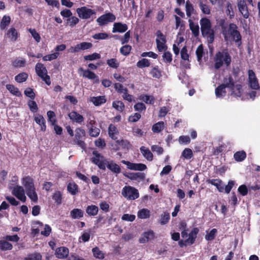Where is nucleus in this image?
Instances as JSON below:
<instances>
[{
  "label": "nucleus",
  "mask_w": 260,
  "mask_h": 260,
  "mask_svg": "<svg viewBox=\"0 0 260 260\" xmlns=\"http://www.w3.org/2000/svg\"><path fill=\"white\" fill-rule=\"evenodd\" d=\"M7 89L11 92L12 94L19 96L21 95V92L19 90L17 87H15L12 84H7L6 85Z\"/></svg>",
  "instance_id": "nucleus-43"
},
{
  "label": "nucleus",
  "mask_w": 260,
  "mask_h": 260,
  "mask_svg": "<svg viewBox=\"0 0 260 260\" xmlns=\"http://www.w3.org/2000/svg\"><path fill=\"white\" fill-rule=\"evenodd\" d=\"M69 249L63 246L57 248L55 252L56 257L59 259L67 258L69 255Z\"/></svg>",
  "instance_id": "nucleus-14"
},
{
  "label": "nucleus",
  "mask_w": 260,
  "mask_h": 260,
  "mask_svg": "<svg viewBox=\"0 0 260 260\" xmlns=\"http://www.w3.org/2000/svg\"><path fill=\"white\" fill-rule=\"evenodd\" d=\"M76 12L79 18L83 19H88L90 18L92 15L96 14L94 10L87 8L85 6L77 8Z\"/></svg>",
  "instance_id": "nucleus-8"
},
{
  "label": "nucleus",
  "mask_w": 260,
  "mask_h": 260,
  "mask_svg": "<svg viewBox=\"0 0 260 260\" xmlns=\"http://www.w3.org/2000/svg\"><path fill=\"white\" fill-rule=\"evenodd\" d=\"M127 29L128 26L126 24L122 23L121 22H115L113 25L112 32L123 33L126 31Z\"/></svg>",
  "instance_id": "nucleus-16"
},
{
  "label": "nucleus",
  "mask_w": 260,
  "mask_h": 260,
  "mask_svg": "<svg viewBox=\"0 0 260 260\" xmlns=\"http://www.w3.org/2000/svg\"><path fill=\"white\" fill-rule=\"evenodd\" d=\"M237 5L240 14L244 19H248L250 16V10L244 0H237Z\"/></svg>",
  "instance_id": "nucleus-7"
},
{
  "label": "nucleus",
  "mask_w": 260,
  "mask_h": 260,
  "mask_svg": "<svg viewBox=\"0 0 260 260\" xmlns=\"http://www.w3.org/2000/svg\"><path fill=\"white\" fill-rule=\"evenodd\" d=\"M156 43L157 48L159 52H161L167 49V46L166 45V42H161L160 40L156 39Z\"/></svg>",
  "instance_id": "nucleus-59"
},
{
  "label": "nucleus",
  "mask_w": 260,
  "mask_h": 260,
  "mask_svg": "<svg viewBox=\"0 0 260 260\" xmlns=\"http://www.w3.org/2000/svg\"><path fill=\"white\" fill-rule=\"evenodd\" d=\"M150 74L153 78L157 79L160 78L162 76L161 71L157 66H155L151 69Z\"/></svg>",
  "instance_id": "nucleus-44"
},
{
  "label": "nucleus",
  "mask_w": 260,
  "mask_h": 260,
  "mask_svg": "<svg viewBox=\"0 0 260 260\" xmlns=\"http://www.w3.org/2000/svg\"><path fill=\"white\" fill-rule=\"evenodd\" d=\"M164 127V123L162 121L158 122L153 125L152 130L154 133L161 132Z\"/></svg>",
  "instance_id": "nucleus-53"
},
{
  "label": "nucleus",
  "mask_w": 260,
  "mask_h": 260,
  "mask_svg": "<svg viewBox=\"0 0 260 260\" xmlns=\"http://www.w3.org/2000/svg\"><path fill=\"white\" fill-rule=\"evenodd\" d=\"M246 152L244 150H241L235 152L234 154V158L236 161L241 162L246 158Z\"/></svg>",
  "instance_id": "nucleus-30"
},
{
  "label": "nucleus",
  "mask_w": 260,
  "mask_h": 260,
  "mask_svg": "<svg viewBox=\"0 0 260 260\" xmlns=\"http://www.w3.org/2000/svg\"><path fill=\"white\" fill-rule=\"evenodd\" d=\"M28 77V75L26 73L22 72L15 77V80L18 83H22L26 81Z\"/></svg>",
  "instance_id": "nucleus-38"
},
{
  "label": "nucleus",
  "mask_w": 260,
  "mask_h": 260,
  "mask_svg": "<svg viewBox=\"0 0 260 260\" xmlns=\"http://www.w3.org/2000/svg\"><path fill=\"white\" fill-rule=\"evenodd\" d=\"M180 54H181V57L183 60H184V61H187L188 62L189 61V54L187 53V49L185 46H184L181 49Z\"/></svg>",
  "instance_id": "nucleus-61"
},
{
  "label": "nucleus",
  "mask_w": 260,
  "mask_h": 260,
  "mask_svg": "<svg viewBox=\"0 0 260 260\" xmlns=\"http://www.w3.org/2000/svg\"><path fill=\"white\" fill-rule=\"evenodd\" d=\"M200 23L201 29L208 27H212V24L210 20L206 17L201 18Z\"/></svg>",
  "instance_id": "nucleus-45"
},
{
  "label": "nucleus",
  "mask_w": 260,
  "mask_h": 260,
  "mask_svg": "<svg viewBox=\"0 0 260 260\" xmlns=\"http://www.w3.org/2000/svg\"><path fill=\"white\" fill-rule=\"evenodd\" d=\"M232 94H235L236 96L240 97L242 95L243 89L241 84H236L234 85V89H231Z\"/></svg>",
  "instance_id": "nucleus-47"
},
{
  "label": "nucleus",
  "mask_w": 260,
  "mask_h": 260,
  "mask_svg": "<svg viewBox=\"0 0 260 260\" xmlns=\"http://www.w3.org/2000/svg\"><path fill=\"white\" fill-rule=\"evenodd\" d=\"M28 106L31 112H33V113H36L38 111V105H37L36 102L35 101H34V100H29L28 102Z\"/></svg>",
  "instance_id": "nucleus-60"
},
{
  "label": "nucleus",
  "mask_w": 260,
  "mask_h": 260,
  "mask_svg": "<svg viewBox=\"0 0 260 260\" xmlns=\"http://www.w3.org/2000/svg\"><path fill=\"white\" fill-rule=\"evenodd\" d=\"M11 18L9 16L4 15L0 23V28L1 30L5 29L10 24Z\"/></svg>",
  "instance_id": "nucleus-33"
},
{
  "label": "nucleus",
  "mask_w": 260,
  "mask_h": 260,
  "mask_svg": "<svg viewBox=\"0 0 260 260\" xmlns=\"http://www.w3.org/2000/svg\"><path fill=\"white\" fill-rule=\"evenodd\" d=\"M68 191L72 195H75L78 192V186L75 183H69L67 186Z\"/></svg>",
  "instance_id": "nucleus-42"
},
{
  "label": "nucleus",
  "mask_w": 260,
  "mask_h": 260,
  "mask_svg": "<svg viewBox=\"0 0 260 260\" xmlns=\"http://www.w3.org/2000/svg\"><path fill=\"white\" fill-rule=\"evenodd\" d=\"M199 231L198 228H193L188 234V238L186 240L189 242V245H191L195 243Z\"/></svg>",
  "instance_id": "nucleus-19"
},
{
  "label": "nucleus",
  "mask_w": 260,
  "mask_h": 260,
  "mask_svg": "<svg viewBox=\"0 0 260 260\" xmlns=\"http://www.w3.org/2000/svg\"><path fill=\"white\" fill-rule=\"evenodd\" d=\"M12 193L22 202H25L26 198L25 196V190L22 186L17 185L14 187L12 191Z\"/></svg>",
  "instance_id": "nucleus-10"
},
{
  "label": "nucleus",
  "mask_w": 260,
  "mask_h": 260,
  "mask_svg": "<svg viewBox=\"0 0 260 260\" xmlns=\"http://www.w3.org/2000/svg\"><path fill=\"white\" fill-rule=\"evenodd\" d=\"M223 82L222 85H224L225 88H228L230 89H234L235 82L232 76L224 77L223 78Z\"/></svg>",
  "instance_id": "nucleus-27"
},
{
  "label": "nucleus",
  "mask_w": 260,
  "mask_h": 260,
  "mask_svg": "<svg viewBox=\"0 0 260 260\" xmlns=\"http://www.w3.org/2000/svg\"><path fill=\"white\" fill-rule=\"evenodd\" d=\"M92 153L95 156L91 158L92 162L96 165L100 169L105 170L107 167L110 171L116 175L121 172L120 166L113 160H108L97 151H93Z\"/></svg>",
  "instance_id": "nucleus-1"
},
{
  "label": "nucleus",
  "mask_w": 260,
  "mask_h": 260,
  "mask_svg": "<svg viewBox=\"0 0 260 260\" xmlns=\"http://www.w3.org/2000/svg\"><path fill=\"white\" fill-rule=\"evenodd\" d=\"M100 129L96 127L95 125L91 126V127L88 128V133L91 137H98L100 135Z\"/></svg>",
  "instance_id": "nucleus-41"
},
{
  "label": "nucleus",
  "mask_w": 260,
  "mask_h": 260,
  "mask_svg": "<svg viewBox=\"0 0 260 260\" xmlns=\"http://www.w3.org/2000/svg\"><path fill=\"white\" fill-rule=\"evenodd\" d=\"M35 71L37 75L43 80L45 83L49 86L51 85V81L50 76L47 74V70L45 66L38 62L36 64Z\"/></svg>",
  "instance_id": "nucleus-4"
},
{
  "label": "nucleus",
  "mask_w": 260,
  "mask_h": 260,
  "mask_svg": "<svg viewBox=\"0 0 260 260\" xmlns=\"http://www.w3.org/2000/svg\"><path fill=\"white\" fill-rule=\"evenodd\" d=\"M112 107L120 112H123L125 108L124 103L121 101H113L112 103Z\"/></svg>",
  "instance_id": "nucleus-37"
},
{
  "label": "nucleus",
  "mask_w": 260,
  "mask_h": 260,
  "mask_svg": "<svg viewBox=\"0 0 260 260\" xmlns=\"http://www.w3.org/2000/svg\"><path fill=\"white\" fill-rule=\"evenodd\" d=\"M70 119L78 123H81L84 121V118L83 116L75 111H72L68 114Z\"/></svg>",
  "instance_id": "nucleus-17"
},
{
  "label": "nucleus",
  "mask_w": 260,
  "mask_h": 260,
  "mask_svg": "<svg viewBox=\"0 0 260 260\" xmlns=\"http://www.w3.org/2000/svg\"><path fill=\"white\" fill-rule=\"evenodd\" d=\"M116 20V16L112 13L108 12L101 15L97 19L96 21L99 25L103 26L108 22H112Z\"/></svg>",
  "instance_id": "nucleus-9"
},
{
  "label": "nucleus",
  "mask_w": 260,
  "mask_h": 260,
  "mask_svg": "<svg viewBox=\"0 0 260 260\" xmlns=\"http://www.w3.org/2000/svg\"><path fill=\"white\" fill-rule=\"evenodd\" d=\"M221 27V33L225 42H234L238 47L241 45L242 36L238 29V26L236 24L231 23L228 27L224 25H222Z\"/></svg>",
  "instance_id": "nucleus-2"
},
{
  "label": "nucleus",
  "mask_w": 260,
  "mask_h": 260,
  "mask_svg": "<svg viewBox=\"0 0 260 260\" xmlns=\"http://www.w3.org/2000/svg\"><path fill=\"white\" fill-rule=\"evenodd\" d=\"M150 66V62L149 60L146 58H143L139 60L137 62V67L143 69L146 67H149Z\"/></svg>",
  "instance_id": "nucleus-50"
},
{
  "label": "nucleus",
  "mask_w": 260,
  "mask_h": 260,
  "mask_svg": "<svg viewBox=\"0 0 260 260\" xmlns=\"http://www.w3.org/2000/svg\"><path fill=\"white\" fill-rule=\"evenodd\" d=\"M42 255L38 252L28 254L27 256L25 257L24 260H42Z\"/></svg>",
  "instance_id": "nucleus-52"
},
{
  "label": "nucleus",
  "mask_w": 260,
  "mask_h": 260,
  "mask_svg": "<svg viewBox=\"0 0 260 260\" xmlns=\"http://www.w3.org/2000/svg\"><path fill=\"white\" fill-rule=\"evenodd\" d=\"M106 99L105 96H98L90 98V101L95 106H99L106 102Z\"/></svg>",
  "instance_id": "nucleus-25"
},
{
  "label": "nucleus",
  "mask_w": 260,
  "mask_h": 260,
  "mask_svg": "<svg viewBox=\"0 0 260 260\" xmlns=\"http://www.w3.org/2000/svg\"><path fill=\"white\" fill-rule=\"evenodd\" d=\"M155 238V233L152 230L144 232L139 239L140 243H145Z\"/></svg>",
  "instance_id": "nucleus-12"
},
{
  "label": "nucleus",
  "mask_w": 260,
  "mask_h": 260,
  "mask_svg": "<svg viewBox=\"0 0 260 260\" xmlns=\"http://www.w3.org/2000/svg\"><path fill=\"white\" fill-rule=\"evenodd\" d=\"M117 142L123 149L128 150L132 147V145L129 142L126 140H117Z\"/></svg>",
  "instance_id": "nucleus-62"
},
{
  "label": "nucleus",
  "mask_w": 260,
  "mask_h": 260,
  "mask_svg": "<svg viewBox=\"0 0 260 260\" xmlns=\"http://www.w3.org/2000/svg\"><path fill=\"white\" fill-rule=\"evenodd\" d=\"M140 150L143 156L148 161H152L153 160V154L149 148H146L145 146H141Z\"/></svg>",
  "instance_id": "nucleus-24"
},
{
  "label": "nucleus",
  "mask_w": 260,
  "mask_h": 260,
  "mask_svg": "<svg viewBox=\"0 0 260 260\" xmlns=\"http://www.w3.org/2000/svg\"><path fill=\"white\" fill-rule=\"evenodd\" d=\"M207 182L211 184L212 185H214L216 186L218 190L220 192H222L224 190V187L222 186V181L220 179H207Z\"/></svg>",
  "instance_id": "nucleus-21"
},
{
  "label": "nucleus",
  "mask_w": 260,
  "mask_h": 260,
  "mask_svg": "<svg viewBox=\"0 0 260 260\" xmlns=\"http://www.w3.org/2000/svg\"><path fill=\"white\" fill-rule=\"evenodd\" d=\"M108 134L112 140H116L118 139L119 131L115 125L111 123L109 125Z\"/></svg>",
  "instance_id": "nucleus-20"
},
{
  "label": "nucleus",
  "mask_w": 260,
  "mask_h": 260,
  "mask_svg": "<svg viewBox=\"0 0 260 260\" xmlns=\"http://www.w3.org/2000/svg\"><path fill=\"white\" fill-rule=\"evenodd\" d=\"M189 26L192 34L195 37L199 36L200 34V28L198 24H195L191 19H189Z\"/></svg>",
  "instance_id": "nucleus-28"
},
{
  "label": "nucleus",
  "mask_w": 260,
  "mask_h": 260,
  "mask_svg": "<svg viewBox=\"0 0 260 260\" xmlns=\"http://www.w3.org/2000/svg\"><path fill=\"white\" fill-rule=\"evenodd\" d=\"M217 230L216 229H212L210 232L205 235V239L207 241H212L216 237Z\"/></svg>",
  "instance_id": "nucleus-56"
},
{
  "label": "nucleus",
  "mask_w": 260,
  "mask_h": 260,
  "mask_svg": "<svg viewBox=\"0 0 260 260\" xmlns=\"http://www.w3.org/2000/svg\"><path fill=\"white\" fill-rule=\"evenodd\" d=\"M67 23L71 26L73 27L78 23L79 19L76 16H71L67 19Z\"/></svg>",
  "instance_id": "nucleus-64"
},
{
  "label": "nucleus",
  "mask_w": 260,
  "mask_h": 260,
  "mask_svg": "<svg viewBox=\"0 0 260 260\" xmlns=\"http://www.w3.org/2000/svg\"><path fill=\"white\" fill-rule=\"evenodd\" d=\"M186 13L187 17H190L194 12V9L192 4L189 0L186 2L185 5Z\"/></svg>",
  "instance_id": "nucleus-40"
},
{
  "label": "nucleus",
  "mask_w": 260,
  "mask_h": 260,
  "mask_svg": "<svg viewBox=\"0 0 260 260\" xmlns=\"http://www.w3.org/2000/svg\"><path fill=\"white\" fill-rule=\"evenodd\" d=\"M99 212V208L98 206L91 205L88 206L86 209V212L88 216H94L96 215Z\"/></svg>",
  "instance_id": "nucleus-29"
},
{
  "label": "nucleus",
  "mask_w": 260,
  "mask_h": 260,
  "mask_svg": "<svg viewBox=\"0 0 260 260\" xmlns=\"http://www.w3.org/2000/svg\"><path fill=\"white\" fill-rule=\"evenodd\" d=\"M214 67L215 69H219L223 64L226 67L230 66L232 62V57L227 49L223 51H218L214 57Z\"/></svg>",
  "instance_id": "nucleus-3"
},
{
  "label": "nucleus",
  "mask_w": 260,
  "mask_h": 260,
  "mask_svg": "<svg viewBox=\"0 0 260 260\" xmlns=\"http://www.w3.org/2000/svg\"><path fill=\"white\" fill-rule=\"evenodd\" d=\"M84 211L78 208L73 209L70 212V216L72 219H80L83 217Z\"/></svg>",
  "instance_id": "nucleus-26"
},
{
  "label": "nucleus",
  "mask_w": 260,
  "mask_h": 260,
  "mask_svg": "<svg viewBox=\"0 0 260 260\" xmlns=\"http://www.w3.org/2000/svg\"><path fill=\"white\" fill-rule=\"evenodd\" d=\"M12 248V244L9 243L7 240L5 239L0 240V250L2 251H6L10 250Z\"/></svg>",
  "instance_id": "nucleus-32"
},
{
  "label": "nucleus",
  "mask_w": 260,
  "mask_h": 260,
  "mask_svg": "<svg viewBox=\"0 0 260 260\" xmlns=\"http://www.w3.org/2000/svg\"><path fill=\"white\" fill-rule=\"evenodd\" d=\"M79 70L83 72V77L90 80H94V83L99 82L98 77L93 72L89 70H84L82 68H80Z\"/></svg>",
  "instance_id": "nucleus-13"
},
{
  "label": "nucleus",
  "mask_w": 260,
  "mask_h": 260,
  "mask_svg": "<svg viewBox=\"0 0 260 260\" xmlns=\"http://www.w3.org/2000/svg\"><path fill=\"white\" fill-rule=\"evenodd\" d=\"M35 122L40 126L41 131L45 132L46 130V120L41 115L35 116L34 118Z\"/></svg>",
  "instance_id": "nucleus-22"
},
{
  "label": "nucleus",
  "mask_w": 260,
  "mask_h": 260,
  "mask_svg": "<svg viewBox=\"0 0 260 260\" xmlns=\"http://www.w3.org/2000/svg\"><path fill=\"white\" fill-rule=\"evenodd\" d=\"M131 50V46L129 45H125L120 48V52L124 56H127L130 53Z\"/></svg>",
  "instance_id": "nucleus-57"
},
{
  "label": "nucleus",
  "mask_w": 260,
  "mask_h": 260,
  "mask_svg": "<svg viewBox=\"0 0 260 260\" xmlns=\"http://www.w3.org/2000/svg\"><path fill=\"white\" fill-rule=\"evenodd\" d=\"M22 183L25 187L26 191L35 188L34 180L29 176L23 177Z\"/></svg>",
  "instance_id": "nucleus-15"
},
{
  "label": "nucleus",
  "mask_w": 260,
  "mask_h": 260,
  "mask_svg": "<svg viewBox=\"0 0 260 260\" xmlns=\"http://www.w3.org/2000/svg\"><path fill=\"white\" fill-rule=\"evenodd\" d=\"M26 194L29 197V198L31 200V201L34 203H36L38 202V194L36 192V188L32 189L31 190H29L26 191Z\"/></svg>",
  "instance_id": "nucleus-34"
},
{
  "label": "nucleus",
  "mask_w": 260,
  "mask_h": 260,
  "mask_svg": "<svg viewBox=\"0 0 260 260\" xmlns=\"http://www.w3.org/2000/svg\"><path fill=\"white\" fill-rule=\"evenodd\" d=\"M7 36L12 41H15L18 38V32L15 28L11 27L8 30Z\"/></svg>",
  "instance_id": "nucleus-36"
},
{
  "label": "nucleus",
  "mask_w": 260,
  "mask_h": 260,
  "mask_svg": "<svg viewBox=\"0 0 260 260\" xmlns=\"http://www.w3.org/2000/svg\"><path fill=\"white\" fill-rule=\"evenodd\" d=\"M225 87L222 84L218 86L215 89V94L217 98H223L226 95Z\"/></svg>",
  "instance_id": "nucleus-31"
},
{
  "label": "nucleus",
  "mask_w": 260,
  "mask_h": 260,
  "mask_svg": "<svg viewBox=\"0 0 260 260\" xmlns=\"http://www.w3.org/2000/svg\"><path fill=\"white\" fill-rule=\"evenodd\" d=\"M79 51L85 50L90 49L92 47V44L89 42H83L77 44Z\"/></svg>",
  "instance_id": "nucleus-51"
},
{
  "label": "nucleus",
  "mask_w": 260,
  "mask_h": 260,
  "mask_svg": "<svg viewBox=\"0 0 260 260\" xmlns=\"http://www.w3.org/2000/svg\"><path fill=\"white\" fill-rule=\"evenodd\" d=\"M170 219V215L169 213L164 212L160 216V223L161 225L166 224Z\"/></svg>",
  "instance_id": "nucleus-55"
},
{
  "label": "nucleus",
  "mask_w": 260,
  "mask_h": 260,
  "mask_svg": "<svg viewBox=\"0 0 260 260\" xmlns=\"http://www.w3.org/2000/svg\"><path fill=\"white\" fill-rule=\"evenodd\" d=\"M86 132L85 130L80 127H77L75 129L74 143L83 149H85L86 144L84 141L85 140Z\"/></svg>",
  "instance_id": "nucleus-5"
},
{
  "label": "nucleus",
  "mask_w": 260,
  "mask_h": 260,
  "mask_svg": "<svg viewBox=\"0 0 260 260\" xmlns=\"http://www.w3.org/2000/svg\"><path fill=\"white\" fill-rule=\"evenodd\" d=\"M207 3V0H199V7L202 13L209 15L211 13V10Z\"/></svg>",
  "instance_id": "nucleus-23"
},
{
  "label": "nucleus",
  "mask_w": 260,
  "mask_h": 260,
  "mask_svg": "<svg viewBox=\"0 0 260 260\" xmlns=\"http://www.w3.org/2000/svg\"><path fill=\"white\" fill-rule=\"evenodd\" d=\"M122 194L127 199L134 200L139 197L138 190L132 186H125L122 190Z\"/></svg>",
  "instance_id": "nucleus-6"
},
{
  "label": "nucleus",
  "mask_w": 260,
  "mask_h": 260,
  "mask_svg": "<svg viewBox=\"0 0 260 260\" xmlns=\"http://www.w3.org/2000/svg\"><path fill=\"white\" fill-rule=\"evenodd\" d=\"M196 53L197 56V59L198 61H200L202 59L203 54H204V49L202 44L200 45L196 51Z\"/></svg>",
  "instance_id": "nucleus-63"
},
{
  "label": "nucleus",
  "mask_w": 260,
  "mask_h": 260,
  "mask_svg": "<svg viewBox=\"0 0 260 260\" xmlns=\"http://www.w3.org/2000/svg\"><path fill=\"white\" fill-rule=\"evenodd\" d=\"M138 217L141 219H146L150 217V211L147 209H142L138 212Z\"/></svg>",
  "instance_id": "nucleus-48"
},
{
  "label": "nucleus",
  "mask_w": 260,
  "mask_h": 260,
  "mask_svg": "<svg viewBox=\"0 0 260 260\" xmlns=\"http://www.w3.org/2000/svg\"><path fill=\"white\" fill-rule=\"evenodd\" d=\"M139 99L148 104H153L155 101V98L153 95H149L147 94L140 95Z\"/></svg>",
  "instance_id": "nucleus-35"
},
{
  "label": "nucleus",
  "mask_w": 260,
  "mask_h": 260,
  "mask_svg": "<svg viewBox=\"0 0 260 260\" xmlns=\"http://www.w3.org/2000/svg\"><path fill=\"white\" fill-rule=\"evenodd\" d=\"M248 73L250 87L253 89H258L259 88V84L255 73L252 70H249Z\"/></svg>",
  "instance_id": "nucleus-11"
},
{
  "label": "nucleus",
  "mask_w": 260,
  "mask_h": 260,
  "mask_svg": "<svg viewBox=\"0 0 260 260\" xmlns=\"http://www.w3.org/2000/svg\"><path fill=\"white\" fill-rule=\"evenodd\" d=\"M199 231L198 228H193L188 234V238L186 240L189 242V245H191L195 243Z\"/></svg>",
  "instance_id": "nucleus-18"
},
{
  "label": "nucleus",
  "mask_w": 260,
  "mask_h": 260,
  "mask_svg": "<svg viewBox=\"0 0 260 260\" xmlns=\"http://www.w3.org/2000/svg\"><path fill=\"white\" fill-rule=\"evenodd\" d=\"M52 199L57 205H60L62 199L61 192L59 190L55 191L52 195Z\"/></svg>",
  "instance_id": "nucleus-46"
},
{
  "label": "nucleus",
  "mask_w": 260,
  "mask_h": 260,
  "mask_svg": "<svg viewBox=\"0 0 260 260\" xmlns=\"http://www.w3.org/2000/svg\"><path fill=\"white\" fill-rule=\"evenodd\" d=\"M204 38H206L209 44H212L214 40V31L212 30L209 32H205L202 34Z\"/></svg>",
  "instance_id": "nucleus-39"
},
{
  "label": "nucleus",
  "mask_w": 260,
  "mask_h": 260,
  "mask_svg": "<svg viewBox=\"0 0 260 260\" xmlns=\"http://www.w3.org/2000/svg\"><path fill=\"white\" fill-rule=\"evenodd\" d=\"M193 156V154L192 150L188 148H185L181 153V157L186 159L191 158Z\"/></svg>",
  "instance_id": "nucleus-49"
},
{
  "label": "nucleus",
  "mask_w": 260,
  "mask_h": 260,
  "mask_svg": "<svg viewBox=\"0 0 260 260\" xmlns=\"http://www.w3.org/2000/svg\"><path fill=\"white\" fill-rule=\"evenodd\" d=\"M92 252L95 257L99 259H103L104 258V254L100 250L99 247H95L93 248Z\"/></svg>",
  "instance_id": "nucleus-54"
},
{
  "label": "nucleus",
  "mask_w": 260,
  "mask_h": 260,
  "mask_svg": "<svg viewBox=\"0 0 260 260\" xmlns=\"http://www.w3.org/2000/svg\"><path fill=\"white\" fill-rule=\"evenodd\" d=\"M48 117V120L51 122L52 125H55L57 122V120L55 118V113L53 111H49L47 113Z\"/></svg>",
  "instance_id": "nucleus-58"
}]
</instances>
